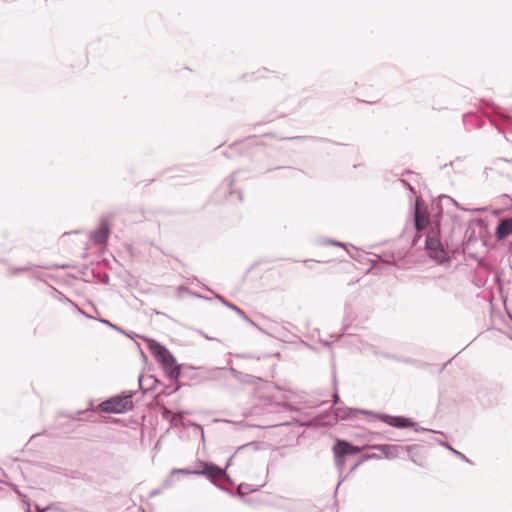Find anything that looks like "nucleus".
Masks as SVG:
<instances>
[{
    "label": "nucleus",
    "mask_w": 512,
    "mask_h": 512,
    "mask_svg": "<svg viewBox=\"0 0 512 512\" xmlns=\"http://www.w3.org/2000/svg\"><path fill=\"white\" fill-rule=\"evenodd\" d=\"M218 489L225 491L231 495H237L245 502L253 503V502H268L267 498L263 496L262 488L265 487V484L261 486H254L252 484L246 482H240L239 485L235 486V482H212Z\"/></svg>",
    "instance_id": "1"
},
{
    "label": "nucleus",
    "mask_w": 512,
    "mask_h": 512,
    "mask_svg": "<svg viewBox=\"0 0 512 512\" xmlns=\"http://www.w3.org/2000/svg\"><path fill=\"white\" fill-rule=\"evenodd\" d=\"M171 474H182L186 477L189 476H203L208 480H218L224 478V480H230L226 474V469L217 466L214 463L197 461L192 466L183 469H173Z\"/></svg>",
    "instance_id": "2"
},
{
    "label": "nucleus",
    "mask_w": 512,
    "mask_h": 512,
    "mask_svg": "<svg viewBox=\"0 0 512 512\" xmlns=\"http://www.w3.org/2000/svg\"><path fill=\"white\" fill-rule=\"evenodd\" d=\"M149 350L155 359L162 364L170 379L174 380L180 376V366L176 363L175 357L165 346L155 340H150Z\"/></svg>",
    "instance_id": "3"
},
{
    "label": "nucleus",
    "mask_w": 512,
    "mask_h": 512,
    "mask_svg": "<svg viewBox=\"0 0 512 512\" xmlns=\"http://www.w3.org/2000/svg\"><path fill=\"white\" fill-rule=\"evenodd\" d=\"M132 397V392L124 396H114L99 404V408L105 413H124L133 408Z\"/></svg>",
    "instance_id": "4"
},
{
    "label": "nucleus",
    "mask_w": 512,
    "mask_h": 512,
    "mask_svg": "<svg viewBox=\"0 0 512 512\" xmlns=\"http://www.w3.org/2000/svg\"><path fill=\"white\" fill-rule=\"evenodd\" d=\"M333 451L337 465H341L347 457L360 453L359 447L353 446L344 440H338L333 447Z\"/></svg>",
    "instance_id": "5"
},
{
    "label": "nucleus",
    "mask_w": 512,
    "mask_h": 512,
    "mask_svg": "<svg viewBox=\"0 0 512 512\" xmlns=\"http://www.w3.org/2000/svg\"><path fill=\"white\" fill-rule=\"evenodd\" d=\"M425 246L431 258L437 261H442L446 258V252L437 236L428 235L426 237Z\"/></svg>",
    "instance_id": "6"
},
{
    "label": "nucleus",
    "mask_w": 512,
    "mask_h": 512,
    "mask_svg": "<svg viewBox=\"0 0 512 512\" xmlns=\"http://www.w3.org/2000/svg\"><path fill=\"white\" fill-rule=\"evenodd\" d=\"M374 449L378 450L381 455L386 459H395L404 454L409 450V447H403L396 444H381L373 446Z\"/></svg>",
    "instance_id": "7"
},
{
    "label": "nucleus",
    "mask_w": 512,
    "mask_h": 512,
    "mask_svg": "<svg viewBox=\"0 0 512 512\" xmlns=\"http://www.w3.org/2000/svg\"><path fill=\"white\" fill-rule=\"evenodd\" d=\"M376 416L381 421L392 427L406 428L414 425L411 419L402 416H392L388 414H378Z\"/></svg>",
    "instance_id": "8"
},
{
    "label": "nucleus",
    "mask_w": 512,
    "mask_h": 512,
    "mask_svg": "<svg viewBox=\"0 0 512 512\" xmlns=\"http://www.w3.org/2000/svg\"><path fill=\"white\" fill-rule=\"evenodd\" d=\"M110 229L108 222L102 219L99 223L98 228L91 233V240L96 245H104L109 237Z\"/></svg>",
    "instance_id": "9"
},
{
    "label": "nucleus",
    "mask_w": 512,
    "mask_h": 512,
    "mask_svg": "<svg viewBox=\"0 0 512 512\" xmlns=\"http://www.w3.org/2000/svg\"><path fill=\"white\" fill-rule=\"evenodd\" d=\"M355 413H362L366 415H376L374 412L365 409H351V408H336L334 414L336 420H345L352 418Z\"/></svg>",
    "instance_id": "10"
},
{
    "label": "nucleus",
    "mask_w": 512,
    "mask_h": 512,
    "mask_svg": "<svg viewBox=\"0 0 512 512\" xmlns=\"http://www.w3.org/2000/svg\"><path fill=\"white\" fill-rule=\"evenodd\" d=\"M512 233V224L510 223L509 219L506 218L499 222L496 231L495 236L498 240H502L509 236Z\"/></svg>",
    "instance_id": "11"
},
{
    "label": "nucleus",
    "mask_w": 512,
    "mask_h": 512,
    "mask_svg": "<svg viewBox=\"0 0 512 512\" xmlns=\"http://www.w3.org/2000/svg\"><path fill=\"white\" fill-rule=\"evenodd\" d=\"M415 228L417 230H424L429 222V218L428 216L420 211L419 209V201L417 200L416 201V206H415Z\"/></svg>",
    "instance_id": "12"
},
{
    "label": "nucleus",
    "mask_w": 512,
    "mask_h": 512,
    "mask_svg": "<svg viewBox=\"0 0 512 512\" xmlns=\"http://www.w3.org/2000/svg\"><path fill=\"white\" fill-rule=\"evenodd\" d=\"M216 299H218L222 304H224L226 307H228L229 309L233 310L239 317H241L243 320H245L246 322L248 323H251V324H254V322L246 315V313L240 309L239 307H237L236 305H234L233 303L227 301L224 297H222L221 295L217 294L215 296Z\"/></svg>",
    "instance_id": "13"
},
{
    "label": "nucleus",
    "mask_w": 512,
    "mask_h": 512,
    "mask_svg": "<svg viewBox=\"0 0 512 512\" xmlns=\"http://www.w3.org/2000/svg\"><path fill=\"white\" fill-rule=\"evenodd\" d=\"M29 270H30V267H28V266L19 267V268H12V269L9 270L8 274L10 276H14V275H17L18 273L27 272Z\"/></svg>",
    "instance_id": "14"
},
{
    "label": "nucleus",
    "mask_w": 512,
    "mask_h": 512,
    "mask_svg": "<svg viewBox=\"0 0 512 512\" xmlns=\"http://www.w3.org/2000/svg\"><path fill=\"white\" fill-rule=\"evenodd\" d=\"M322 243L324 244H330V245H335V246H340V247H345V245L339 241H336V240H331V239H325L322 241Z\"/></svg>",
    "instance_id": "15"
},
{
    "label": "nucleus",
    "mask_w": 512,
    "mask_h": 512,
    "mask_svg": "<svg viewBox=\"0 0 512 512\" xmlns=\"http://www.w3.org/2000/svg\"><path fill=\"white\" fill-rule=\"evenodd\" d=\"M99 321H100L101 323H103V324H105V325H107V326L111 327L112 329H115V330H117V331L122 332L121 328H119L118 326H116V325L112 324L110 321H108V320H106V319H100Z\"/></svg>",
    "instance_id": "16"
},
{
    "label": "nucleus",
    "mask_w": 512,
    "mask_h": 512,
    "mask_svg": "<svg viewBox=\"0 0 512 512\" xmlns=\"http://www.w3.org/2000/svg\"><path fill=\"white\" fill-rule=\"evenodd\" d=\"M447 447H448V448H449V449H450V450H451V451H452V452H453L457 457H459V458H460V459H462V460L468 461V459L466 458V456H465L463 453H461V452H459V451H457V450L453 449V448H452V447H450L449 445H447Z\"/></svg>",
    "instance_id": "17"
},
{
    "label": "nucleus",
    "mask_w": 512,
    "mask_h": 512,
    "mask_svg": "<svg viewBox=\"0 0 512 512\" xmlns=\"http://www.w3.org/2000/svg\"><path fill=\"white\" fill-rule=\"evenodd\" d=\"M230 372H231V374H232L236 379H241V380H242V378H241V375H242V374H241V372H239V371H238V370H236L235 368H231V369H230Z\"/></svg>",
    "instance_id": "18"
},
{
    "label": "nucleus",
    "mask_w": 512,
    "mask_h": 512,
    "mask_svg": "<svg viewBox=\"0 0 512 512\" xmlns=\"http://www.w3.org/2000/svg\"><path fill=\"white\" fill-rule=\"evenodd\" d=\"M160 492H161V490H160V489H154V490H152V491H150V492L148 493L147 497H148V498H151V497H153V496H155V495L159 494Z\"/></svg>",
    "instance_id": "19"
},
{
    "label": "nucleus",
    "mask_w": 512,
    "mask_h": 512,
    "mask_svg": "<svg viewBox=\"0 0 512 512\" xmlns=\"http://www.w3.org/2000/svg\"><path fill=\"white\" fill-rule=\"evenodd\" d=\"M400 181H401V183H402L404 186L409 187L410 191H412L413 193H415V191H414L413 187L409 184V182H408L407 180H405V179H401Z\"/></svg>",
    "instance_id": "20"
},
{
    "label": "nucleus",
    "mask_w": 512,
    "mask_h": 512,
    "mask_svg": "<svg viewBox=\"0 0 512 512\" xmlns=\"http://www.w3.org/2000/svg\"><path fill=\"white\" fill-rule=\"evenodd\" d=\"M78 311H79V313H81V314H82V315H84L85 317L93 319V317H92V316H90V315L86 314V313H85L83 310H81L80 308H78Z\"/></svg>",
    "instance_id": "21"
},
{
    "label": "nucleus",
    "mask_w": 512,
    "mask_h": 512,
    "mask_svg": "<svg viewBox=\"0 0 512 512\" xmlns=\"http://www.w3.org/2000/svg\"><path fill=\"white\" fill-rule=\"evenodd\" d=\"M5 489L0 486V498H3L5 496Z\"/></svg>",
    "instance_id": "22"
},
{
    "label": "nucleus",
    "mask_w": 512,
    "mask_h": 512,
    "mask_svg": "<svg viewBox=\"0 0 512 512\" xmlns=\"http://www.w3.org/2000/svg\"><path fill=\"white\" fill-rule=\"evenodd\" d=\"M333 398H334V403H337V401L339 400V396H338V393H337V392H335V393L333 394Z\"/></svg>",
    "instance_id": "23"
},
{
    "label": "nucleus",
    "mask_w": 512,
    "mask_h": 512,
    "mask_svg": "<svg viewBox=\"0 0 512 512\" xmlns=\"http://www.w3.org/2000/svg\"><path fill=\"white\" fill-rule=\"evenodd\" d=\"M341 484H342V482H341V481H338V484H337V486H336V488H335V493H337L338 488H339V486H340Z\"/></svg>",
    "instance_id": "24"
},
{
    "label": "nucleus",
    "mask_w": 512,
    "mask_h": 512,
    "mask_svg": "<svg viewBox=\"0 0 512 512\" xmlns=\"http://www.w3.org/2000/svg\"><path fill=\"white\" fill-rule=\"evenodd\" d=\"M169 413H170V411L166 409V410H165V412L163 413V415H164V416H166V415H168Z\"/></svg>",
    "instance_id": "25"
},
{
    "label": "nucleus",
    "mask_w": 512,
    "mask_h": 512,
    "mask_svg": "<svg viewBox=\"0 0 512 512\" xmlns=\"http://www.w3.org/2000/svg\"><path fill=\"white\" fill-rule=\"evenodd\" d=\"M4 483L12 487V482L6 481Z\"/></svg>",
    "instance_id": "26"
},
{
    "label": "nucleus",
    "mask_w": 512,
    "mask_h": 512,
    "mask_svg": "<svg viewBox=\"0 0 512 512\" xmlns=\"http://www.w3.org/2000/svg\"><path fill=\"white\" fill-rule=\"evenodd\" d=\"M109 279V276H106V278H103V281L106 282Z\"/></svg>",
    "instance_id": "27"
},
{
    "label": "nucleus",
    "mask_w": 512,
    "mask_h": 512,
    "mask_svg": "<svg viewBox=\"0 0 512 512\" xmlns=\"http://www.w3.org/2000/svg\"><path fill=\"white\" fill-rule=\"evenodd\" d=\"M109 279V276H106V278H103V281L106 282Z\"/></svg>",
    "instance_id": "28"
},
{
    "label": "nucleus",
    "mask_w": 512,
    "mask_h": 512,
    "mask_svg": "<svg viewBox=\"0 0 512 512\" xmlns=\"http://www.w3.org/2000/svg\"><path fill=\"white\" fill-rule=\"evenodd\" d=\"M141 512H144V509H141Z\"/></svg>",
    "instance_id": "29"
}]
</instances>
